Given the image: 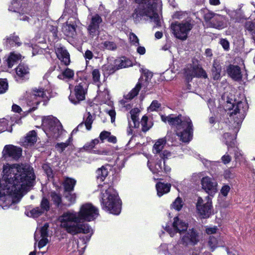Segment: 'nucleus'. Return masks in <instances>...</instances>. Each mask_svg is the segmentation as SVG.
Returning <instances> with one entry per match:
<instances>
[{"mask_svg":"<svg viewBox=\"0 0 255 255\" xmlns=\"http://www.w3.org/2000/svg\"><path fill=\"white\" fill-rule=\"evenodd\" d=\"M55 53L58 58L65 65L70 63V55L67 50L61 46H56Z\"/></svg>","mask_w":255,"mask_h":255,"instance_id":"24","label":"nucleus"},{"mask_svg":"<svg viewBox=\"0 0 255 255\" xmlns=\"http://www.w3.org/2000/svg\"><path fill=\"white\" fill-rule=\"evenodd\" d=\"M202 188L211 196L217 192V183L212 178L208 176L203 177L201 180Z\"/></svg>","mask_w":255,"mask_h":255,"instance_id":"19","label":"nucleus"},{"mask_svg":"<svg viewBox=\"0 0 255 255\" xmlns=\"http://www.w3.org/2000/svg\"><path fill=\"white\" fill-rule=\"evenodd\" d=\"M43 130L47 136L51 139L60 137L64 130L59 121L52 116H48L42 120Z\"/></svg>","mask_w":255,"mask_h":255,"instance_id":"8","label":"nucleus"},{"mask_svg":"<svg viewBox=\"0 0 255 255\" xmlns=\"http://www.w3.org/2000/svg\"><path fill=\"white\" fill-rule=\"evenodd\" d=\"M204 18L210 27L221 30L228 26V19L226 16L212 11L205 13Z\"/></svg>","mask_w":255,"mask_h":255,"instance_id":"10","label":"nucleus"},{"mask_svg":"<svg viewBox=\"0 0 255 255\" xmlns=\"http://www.w3.org/2000/svg\"><path fill=\"white\" fill-rule=\"evenodd\" d=\"M213 78L215 80H218L221 78L222 66L219 61L214 60L211 70Z\"/></svg>","mask_w":255,"mask_h":255,"instance_id":"27","label":"nucleus"},{"mask_svg":"<svg viewBox=\"0 0 255 255\" xmlns=\"http://www.w3.org/2000/svg\"><path fill=\"white\" fill-rule=\"evenodd\" d=\"M196 208L198 213L202 218H209L212 212L211 202L209 199L205 201L201 197H199L198 198L196 203Z\"/></svg>","mask_w":255,"mask_h":255,"instance_id":"15","label":"nucleus"},{"mask_svg":"<svg viewBox=\"0 0 255 255\" xmlns=\"http://www.w3.org/2000/svg\"><path fill=\"white\" fill-rule=\"evenodd\" d=\"M88 84L84 80L80 79L77 81L74 91H71L69 96V99L74 104H77L80 102L83 101L85 98V95L87 93Z\"/></svg>","mask_w":255,"mask_h":255,"instance_id":"12","label":"nucleus"},{"mask_svg":"<svg viewBox=\"0 0 255 255\" xmlns=\"http://www.w3.org/2000/svg\"><path fill=\"white\" fill-rule=\"evenodd\" d=\"M173 19H183V20H186L188 19H191L189 16L188 13L184 11H176L172 15Z\"/></svg>","mask_w":255,"mask_h":255,"instance_id":"39","label":"nucleus"},{"mask_svg":"<svg viewBox=\"0 0 255 255\" xmlns=\"http://www.w3.org/2000/svg\"><path fill=\"white\" fill-rule=\"evenodd\" d=\"M138 4L134 9L132 16L136 22H139L142 18L150 20L155 24L154 26H159L161 24L159 12L161 10V0H134Z\"/></svg>","mask_w":255,"mask_h":255,"instance_id":"3","label":"nucleus"},{"mask_svg":"<svg viewBox=\"0 0 255 255\" xmlns=\"http://www.w3.org/2000/svg\"><path fill=\"white\" fill-rule=\"evenodd\" d=\"M37 140V135L34 130L29 131L25 137L23 144L24 145H31Z\"/></svg>","mask_w":255,"mask_h":255,"instance_id":"29","label":"nucleus"},{"mask_svg":"<svg viewBox=\"0 0 255 255\" xmlns=\"http://www.w3.org/2000/svg\"><path fill=\"white\" fill-rule=\"evenodd\" d=\"M139 110L137 108L132 109L128 116V127L127 133L129 135L132 134V128H137L139 126L138 115Z\"/></svg>","mask_w":255,"mask_h":255,"instance_id":"18","label":"nucleus"},{"mask_svg":"<svg viewBox=\"0 0 255 255\" xmlns=\"http://www.w3.org/2000/svg\"><path fill=\"white\" fill-rule=\"evenodd\" d=\"M220 44L225 50H228L230 48L229 41L226 39H221L220 41Z\"/></svg>","mask_w":255,"mask_h":255,"instance_id":"59","label":"nucleus"},{"mask_svg":"<svg viewBox=\"0 0 255 255\" xmlns=\"http://www.w3.org/2000/svg\"><path fill=\"white\" fill-rule=\"evenodd\" d=\"M227 108L230 111L229 114L234 119V132L237 133L240 128L241 123L245 117L248 106L246 102L240 101L236 104L228 103Z\"/></svg>","mask_w":255,"mask_h":255,"instance_id":"7","label":"nucleus"},{"mask_svg":"<svg viewBox=\"0 0 255 255\" xmlns=\"http://www.w3.org/2000/svg\"><path fill=\"white\" fill-rule=\"evenodd\" d=\"M152 74L148 70H144L143 75L139 80L135 87L125 97L127 99H132L138 93L141 87L146 88L149 84V80L152 78Z\"/></svg>","mask_w":255,"mask_h":255,"instance_id":"13","label":"nucleus"},{"mask_svg":"<svg viewBox=\"0 0 255 255\" xmlns=\"http://www.w3.org/2000/svg\"><path fill=\"white\" fill-rule=\"evenodd\" d=\"M74 75V73L72 70L69 68H66L61 74L58 76V78L61 80L71 79L73 78Z\"/></svg>","mask_w":255,"mask_h":255,"instance_id":"37","label":"nucleus"},{"mask_svg":"<svg viewBox=\"0 0 255 255\" xmlns=\"http://www.w3.org/2000/svg\"><path fill=\"white\" fill-rule=\"evenodd\" d=\"M42 167L48 177H50L52 176V169L48 165L44 164Z\"/></svg>","mask_w":255,"mask_h":255,"instance_id":"58","label":"nucleus"},{"mask_svg":"<svg viewBox=\"0 0 255 255\" xmlns=\"http://www.w3.org/2000/svg\"><path fill=\"white\" fill-rule=\"evenodd\" d=\"M7 46H13L17 45L20 46L21 43L19 41V37L17 36L10 35L8 37L6 38Z\"/></svg>","mask_w":255,"mask_h":255,"instance_id":"36","label":"nucleus"},{"mask_svg":"<svg viewBox=\"0 0 255 255\" xmlns=\"http://www.w3.org/2000/svg\"><path fill=\"white\" fill-rule=\"evenodd\" d=\"M84 57L85 58L86 63L87 64L88 61L91 60L93 58V53L91 51L87 50L84 53Z\"/></svg>","mask_w":255,"mask_h":255,"instance_id":"57","label":"nucleus"},{"mask_svg":"<svg viewBox=\"0 0 255 255\" xmlns=\"http://www.w3.org/2000/svg\"><path fill=\"white\" fill-rule=\"evenodd\" d=\"M222 161L225 164L229 163L231 160V157L228 154L223 155L222 158Z\"/></svg>","mask_w":255,"mask_h":255,"instance_id":"61","label":"nucleus"},{"mask_svg":"<svg viewBox=\"0 0 255 255\" xmlns=\"http://www.w3.org/2000/svg\"><path fill=\"white\" fill-rule=\"evenodd\" d=\"M102 22V19L99 15L96 14L92 16L88 26V31L91 36L94 37L98 34L99 25Z\"/></svg>","mask_w":255,"mask_h":255,"instance_id":"22","label":"nucleus"},{"mask_svg":"<svg viewBox=\"0 0 255 255\" xmlns=\"http://www.w3.org/2000/svg\"><path fill=\"white\" fill-rule=\"evenodd\" d=\"M161 120L173 126L175 128L176 135L180 137V140L184 142L190 141L192 138L193 125L192 121L188 117L181 115L177 117L173 115L161 116Z\"/></svg>","mask_w":255,"mask_h":255,"instance_id":"4","label":"nucleus"},{"mask_svg":"<svg viewBox=\"0 0 255 255\" xmlns=\"http://www.w3.org/2000/svg\"><path fill=\"white\" fill-rule=\"evenodd\" d=\"M70 247H72L71 249H69V251H70L72 250L73 252H75L77 251H79L78 249V243L76 241H73L72 242H70L69 244V248H70Z\"/></svg>","mask_w":255,"mask_h":255,"instance_id":"54","label":"nucleus"},{"mask_svg":"<svg viewBox=\"0 0 255 255\" xmlns=\"http://www.w3.org/2000/svg\"><path fill=\"white\" fill-rule=\"evenodd\" d=\"M195 72L196 77H200L203 78H207V73L201 67V66L199 65H196V69Z\"/></svg>","mask_w":255,"mask_h":255,"instance_id":"40","label":"nucleus"},{"mask_svg":"<svg viewBox=\"0 0 255 255\" xmlns=\"http://www.w3.org/2000/svg\"><path fill=\"white\" fill-rule=\"evenodd\" d=\"M92 76L93 82L99 85L100 80V72L98 69H95L92 71Z\"/></svg>","mask_w":255,"mask_h":255,"instance_id":"42","label":"nucleus"},{"mask_svg":"<svg viewBox=\"0 0 255 255\" xmlns=\"http://www.w3.org/2000/svg\"><path fill=\"white\" fill-rule=\"evenodd\" d=\"M48 227V224L47 223H46L44 224L43 226H42L39 230L36 231L34 235V240L35 241V243L34 244L35 248L36 242H37L40 238H41V239L39 241L38 245V248L39 249H41L42 247L45 246L46 244L48 243L49 241L47 239V229Z\"/></svg>","mask_w":255,"mask_h":255,"instance_id":"16","label":"nucleus"},{"mask_svg":"<svg viewBox=\"0 0 255 255\" xmlns=\"http://www.w3.org/2000/svg\"><path fill=\"white\" fill-rule=\"evenodd\" d=\"M76 181L72 178H66L63 183L66 192H71L73 190Z\"/></svg>","mask_w":255,"mask_h":255,"instance_id":"33","label":"nucleus"},{"mask_svg":"<svg viewBox=\"0 0 255 255\" xmlns=\"http://www.w3.org/2000/svg\"><path fill=\"white\" fill-rule=\"evenodd\" d=\"M166 143V140L164 138L158 139L154 143L153 147V152L154 153H159L161 158L165 160L171 156V153L167 150H163L164 146Z\"/></svg>","mask_w":255,"mask_h":255,"instance_id":"20","label":"nucleus"},{"mask_svg":"<svg viewBox=\"0 0 255 255\" xmlns=\"http://www.w3.org/2000/svg\"><path fill=\"white\" fill-rule=\"evenodd\" d=\"M160 104L157 101H153L148 108V112L157 111L160 107Z\"/></svg>","mask_w":255,"mask_h":255,"instance_id":"50","label":"nucleus"},{"mask_svg":"<svg viewBox=\"0 0 255 255\" xmlns=\"http://www.w3.org/2000/svg\"><path fill=\"white\" fill-rule=\"evenodd\" d=\"M191 19L182 20L181 22L175 21L170 25L172 33L177 39L185 40L188 35L193 27Z\"/></svg>","mask_w":255,"mask_h":255,"instance_id":"9","label":"nucleus"},{"mask_svg":"<svg viewBox=\"0 0 255 255\" xmlns=\"http://www.w3.org/2000/svg\"><path fill=\"white\" fill-rule=\"evenodd\" d=\"M21 55L18 53L12 52L10 53L7 60V64L9 68H11L13 65L21 59Z\"/></svg>","mask_w":255,"mask_h":255,"instance_id":"34","label":"nucleus"},{"mask_svg":"<svg viewBox=\"0 0 255 255\" xmlns=\"http://www.w3.org/2000/svg\"><path fill=\"white\" fill-rule=\"evenodd\" d=\"M8 122L5 119H0V133L7 130Z\"/></svg>","mask_w":255,"mask_h":255,"instance_id":"52","label":"nucleus"},{"mask_svg":"<svg viewBox=\"0 0 255 255\" xmlns=\"http://www.w3.org/2000/svg\"><path fill=\"white\" fill-rule=\"evenodd\" d=\"M235 138L236 135H231V133L228 132H226L223 135V140L228 146V147H234L235 145Z\"/></svg>","mask_w":255,"mask_h":255,"instance_id":"32","label":"nucleus"},{"mask_svg":"<svg viewBox=\"0 0 255 255\" xmlns=\"http://www.w3.org/2000/svg\"><path fill=\"white\" fill-rule=\"evenodd\" d=\"M2 173L0 179V205L5 209L19 202L33 186L35 177L32 168L18 164L4 165Z\"/></svg>","mask_w":255,"mask_h":255,"instance_id":"1","label":"nucleus"},{"mask_svg":"<svg viewBox=\"0 0 255 255\" xmlns=\"http://www.w3.org/2000/svg\"><path fill=\"white\" fill-rule=\"evenodd\" d=\"M150 170L153 173L162 172L163 171V168L162 167L161 161H160L155 165V167L154 169L152 170L151 169H150Z\"/></svg>","mask_w":255,"mask_h":255,"instance_id":"55","label":"nucleus"},{"mask_svg":"<svg viewBox=\"0 0 255 255\" xmlns=\"http://www.w3.org/2000/svg\"><path fill=\"white\" fill-rule=\"evenodd\" d=\"M115 66H108V70H110V73H113L117 70L122 68H125L129 67L132 65V62L126 57H122L121 58L115 60Z\"/></svg>","mask_w":255,"mask_h":255,"instance_id":"23","label":"nucleus"},{"mask_svg":"<svg viewBox=\"0 0 255 255\" xmlns=\"http://www.w3.org/2000/svg\"><path fill=\"white\" fill-rule=\"evenodd\" d=\"M105 48L110 50H115L117 49V45L112 41H105L102 43Z\"/></svg>","mask_w":255,"mask_h":255,"instance_id":"46","label":"nucleus"},{"mask_svg":"<svg viewBox=\"0 0 255 255\" xmlns=\"http://www.w3.org/2000/svg\"><path fill=\"white\" fill-rule=\"evenodd\" d=\"M8 10L16 13L17 18L21 21H27L31 25L39 21L37 17L28 12L27 3L25 0H12L9 5Z\"/></svg>","mask_w":255,"mask_h":255,"instance_id":"6","label":"nucleus"},{"mask_svg":"<svg viewBox=\"0 0 255 255\" xmlns=\"http://www.w3.org/2000/svg\"><path fill=\"white\" fill-rule=\"evenodd\" d=\"M8 89V83L5 79H0V94L5 93Z\"/></svg>","mask_w":255,"mask_h":255,"instance_id":"45","label":"nucleus"},{"mask_svg":"<svg viewBox=\"0 0 255 255\" xmlns=\"http://www.w3.org/2000/svg\"><path fill=\"white\" fill-rule=\"evenodd\" d=\"M171 206L176 210L180 211L183 206L182 199L179 197L177 198L171 205Z\"/></svg>","mask_w":255,"mask_h":255,"instance_id":"44","label":"nucleus"},{"mask_svg":"<svg viewBox=\"0 0 255 255\" xmlns=\"http://www.w3.org/2000/svg\"><path fill=\"white\" fill-rule=\"evenodd\" d=\"M16 76L21 79H28L29 76V68L24 64H19L16 69Z\"/></svg>","mask_w":255,"mask_h":255,"instance_id":"26","label":"nucleus"},{"mask_svg":"<svg viewBox=\"0 0 255 255\" xmlns=\"http://www.w3.org/2000/svg\"><path fill=\"white\" fill-rule=\"evenodd\" d=\"M104 184L102 191V205L103 209L114 215L121 212V203L116 191L112 187Z\"/></svg>","mask_w":255,"mask_h":255,"instance_id":"5","label":"nucleus"},{"mask_svg":"<svg viewBox=\"0 0 255 255\" xmlns=\"http://www.w3.org/2000/svg\"><path fill=\"white\" fill-rule=\"evenodd\" d=\"M109 115L111 117V122L114 123L116 119V112L114 110H111L108 112Z\"/></svg>","mask_w":255,"mask_h":255,"instance_id":"64","label":"nucleus"},{"mask_svg":"<svg viewBox=\"0 0 255 255\" xmlns=\"http://www.w3.org/2000/svg\"><path fill=\"white\" fill-rule=\"evenodd\" d=\"M173 230L170 229L169 226H166L165 230L169 233L171 237L174 235L175 233L179 232L181 234L186 231L188 228V224L180 219L178 217L174 218V222L172 223Z\"/></svg>","mask_w":255,"mask_h":255,"instance_id":"17","label":"nucleus"},{"mask_svg":"<svg viewBox=\"0 0 255 255\" xmlns=\"http://www.w3.org/2000/svg\"><path fill=\"white\" fill-rule=\"evenodd\" d=\"M148 118L146 116L142 117L141 120V124L142 126V130L144 132L147 131L150 128V126L147 125Z\"/></svg>","mask_w":255,"mask_h":255,"instance_id":"49","label":"nucleus"},{"mask_svg":"<svg viewBox=\"0 0 255 255\" xmlns=\"http://www.w3.org/2000/svg\"><path fill=\"white\" fill-rule=\"evenodd\" d=\"M230 188L228 185H224L221 190V192L223 195L224 196H226L229 191H230Z\"/></svg>","mask_w":255,"mask_h":255,"instance_id":"62","label":"nucleus"},{"mask_svg":"<svg viewBox=\"0 0 255 255\" xmlns=\"http://www.w3.org/2000/svg\"><path fill=\"white\" fill-rule=\"evenodd\" d=\"M92 152L99 155H107L108 153V151L105 149L94 150Z\"/></svg>","mask_w":255,"mask_h":255,"instance_id":"63","label":"nucleus"},{"mask_svg":"<svg viewBox=\"0 0 255 255\" xmlns=\"http://www.w3.org/2000/svg\"><path fill=\"white\" fill-rule=\"evenodd\" d=\"M22 150L20 147L11 144L4 146L2 152V156L4 158L10 157L14 159H18L21 155Z\"/></svg>","mask_w":255,"mask_h":255,"instance_id":"21","label":"nucleus"},{"mask_svg":"<svg viewBox=\"0 0 255 255\" xmlns=\"http://www.w3.org/2000/svg\"><path fill=\"white\" fill-rule=\"evenodd\" d=\"M110 135V132L107 131H103L100 134L99 138L103 142L104 140L108 139Z\"/></svg>","mask_w":255,"mask_h":255,"instance_id":"56","label":"nucleus"},{"mask_svg":"<svg viewBox=\"0 0 255 255\" xmlns=\"http://www.w3.org/2000/svg\"><path fill=\"white\" fill-rule=\"evenodd\" d=\"M156 187L158 196L161 197L170 191V184L158 183L156 184Z\"/></svg>","mask_w":255,"mask_h":255,"instance_id":"30","label":"nucleus"},{"mask_svg":"<svg viewBox=\"0 0 255 255\" xmlns=\"http://www.w3.org/2000/svg\"><path fill=\"white\" fill-rule=\"evenodd\" d=\"M199 241V237L197 232L193 229L189 230L181 234L180 244L184 246H194Z\"/></svg>","mask_w":255,"mask_h":255,"instance_id":"14","label":"nucleus"},{"mask_svg":"<svg viewBox=\"0 0 255 255\" xmlns=\"http://www.w3.org/2000/svg\"><path fill=\"white\" fill-rule=\"evenodd\" d=\"M196 65H188L184 69V74L188 81H191L193 77H195Z\"/></svg>","mask_w":255,"mask_h":255,"instance_id":"31","label":"nucleus"},{"mask_svg":"<svg viewBox=\"0 0 255 255\" xmlns=\"http://www.w3.org/2000/svg\"><path fill=\"white\" fill-rule=\"evenodd\" d=\"M40 208L44 212L49 210L50 208L49 202L45 198H43L40 203Z\"/></svg>","mask_w":255,"mask_h":255,"instance_id":"47","label":"nucleus"},{"mask_svg":"<svg viewBox=\"0 0 255 255\" xmlns=\"http://www.w3.org/2000/svg\"><path fill=\"white\" fill-rule=\"evenodd\" d=\"M65 197L66 199L70 202V205L75 203L76 199L75 194H72L71 192H66Z\"/></svg>","mask_w":255,"mask_h":255,"instance_id":"51","label":"nucleus"},{"mask_svg":"<svg viewBox=\"0 0 255 255\" xmlns=\"http://www.w3.org/2000/svg\"><path fill=\"white\" fill-rule=\"evenodd\" d=\"M96 173L98 180L100 182H102L107 176L108 174V171L105 166H102L97 170Z\"/></svg>","mask_w":255,"mask_h":255,"instance_id":"35","label":"nucleus"},{"mask_svg":"<svg viewBox=\"0 0 255 255\" xmlns=\"http://www.w3.org/2000/svg\"><path fill=\"white\" fill-rule=\"evenodd\" d=\"M51 196L53 202L58 206L61 201L60 196L56 193H52Z\"/></svg>","mask_w":255,"mask_h":255,"instance_id":"60","label":"nucleus"},{"mask_svg":"<svg viewBox=\"0 0 255 255\" xmlns=\"http://www.w3.org/2000/svg\"><path fill=\"white\" fill-rule=\"evenodd\" d=\"M129 40L131 43L135 46L139 45V39L136 35L133 33H130L129 36Z\"/></svg>","mask_w":255,"mask_h":255,"instance_id":"53","label":"nucleus"},{"mask_svg":"<svg viewBox=\"0 0 255 255\" xmlns=\"http://www.w3.org/2000/svg\"><path fill=\"white\" fill-rule=\"evenodd\" d=\"M70 141L71 138L70 137L65 142L57 143L55 145V148L59 152H62L69 145Z\"/></svg>","mask_w":255,"mask_h":255,"instance_id":"41","label":"nucleus"},{"mask_svg":"<svg viewBox=\"0 0 255 255\" xmlns=\"http://www.w3.org/2000/svg\"><path fill=\"white\" fill-rule=\"evenodd\" d=\"M88 116L85 121L84 125L87 130H90L92 128V124L93 122V117L90 112H88Z\"/></svg>","mask_w":255,"mask_h":255,"instance_id":"43","label":"nucleus"},{"mask_svg":"<svg viewBox=\"0 0 255 255\" xmlns=\"http://www.w3.org/2000/svg\"><path fill=\"white\" fill-rule=\"evenodd\" d=\"M48 97L46 91L42 88H35L32 90L29 95L27 97V104L29 107H32L28 111L32 112L37 108V106L41 102L42 100H47Z\"/></svg>","mask_w":255,"mask_h":255,"instance_id":"11","label":"nucleus"},{"mask_svg":"<svg viewBox=\"0 0 255 255\" xmlns=\"http://www.w3.org/2000/svg\"><path fill=\"white\" fill-rule=\"evenodd\" d=\"M228 75L235 81H240L242 78L240 68L237 65L230 64L226 69Z\"/></svg>","mask_w":255,"mask_h":255,"instance_id":"25","label":"nucleus"},{"mask_svg":"<svg viewBox=\"0 0 255 255\" xmlns=\"http://www.w3.org/2000/svg\"><path fill=\"white\" fill-rule=\"evenodd\" d=\"M99 216L98 208L90 203L83 204L79 212L68 211L59 216L60 227L68 233L75 235L80 233L92 234V229L84 221L90 222Z\"/></svg>","mask_w":255,"mask_h":255,"instance_id":"2","label":"nucleus"},{"mask_svg":"<svg viewBox=\"0 0 255 255\" xmlns=\"http://www.w3.org/2000/svg\"><path fill=\"white\" fill-rule=\"evenodd\" d=\"M44 212L41 209L40 207H36L29 211H27L26 213V214L27 216L33 217V218H37L43 214Z\"/></svg>","mask_w":255,"mask_h":255,"instance_id":"38","label":"nucleus"},{"mask_svg":"<svg viewBox=\"0 0 255 255\" xmlns=\"http://www.w3.org/2000/svg\"><path fill=\"white\" fill-rule=\"evenodd\" d=\"M76 25L74 23H69L67 22L63 26L62 30L68 36L72 37L76 33Z\"/></svg>","mask_w":255,"mask_h":255,"instance_id":"28","label":"nucleus"},{"mask_svg":"<svg viewBox=\"0 0 255 255\" xmlns=\"http://www.w3.org/2000/svg\"><path fill=\"white\" fill-rule=\"evenodd\" d=\"M208 244L212 251H213L218 246V241L216 238L212 236L210 237Z\"/></svg>","mask_w":255,"mask_h":255,"instance_id":"48","label":"nucleus"}]
</instances>
